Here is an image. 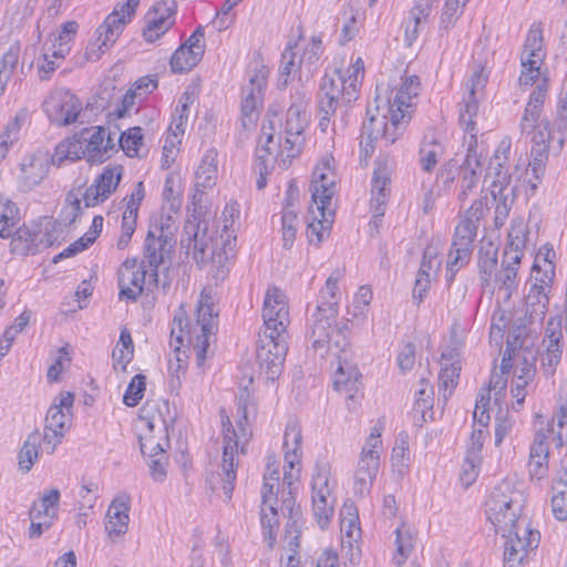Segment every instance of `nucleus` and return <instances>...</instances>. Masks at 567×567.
Segmentation results:
<instances>
[{"label":"nucleus","mask_w":567,"mask_h":567,"mask_svg":"<svg viewBox=\"0 0 567 567\" xmlns=\"http://www.w3.org/2000/svg\"><path fill=\"white\" fill-rule=\"evenodd\" d=\"M478 225L473 218H464L455 228L450 254L460 255L458 260L470 261Z\"/></svg>","instance_id":"obj_26"},{"label":"nucleus","mask_w":567,"mask_h":567,"mask_svg":"<svg viewBox=\"0 0 567 567\" xmlns=\"http://www.w3.org/2000/svg\"><path fill=\"white\" fill-rule=\"evenodd\" d=\"M264 330L259 333L257 361L260 374L266 380H277L284 368L288 351L287 327L289 310L286 297L277 287L267 289L262 307Z\"/></svg>","instance_id":"obj_2"},{"label":"nucleus","mask_w":567,"mask_h":567,"mask_svg":"<svg viewBox=\"0 0 567 567\" xmlns=\"http://www.w3.org/2000/svg\"><path fill=\"white\" fill-rule=\"evenodd\" d=\"M515 363V377L519 379L533 380L536 373L537 351L532 347H519Z\"/></svg>","instance_id":"obj_45"},{"label":"nucleus","mask_w":567,"mask_h":567,"mask_svg":"<svg viewBox=\"0 0 567 567\" xmlns=\"http://www.w3.org/2000/svg\"><path fill=\"white\" fill-rule=\"evenodd\" d=\"M549 441L558 449L567 441V403L559 408L555 425H551L546 432L540 430L536 432L529 455L548 457Z\"/></svg>","instance_id":"obj_15"},{"label":"nucleus","mask_w":567,"mask_h":567,"mask_svg":"<svg viewBox=\"0 0 567 567\" xmlns=\"http://www.w3.org/2000/svg\"><path fill=\"white\" fill-rule=\"evenodd\" d=\"M146 270H118L120 297L136 301L143 292Z\"/></svg>","instance_id":"obj_34"},{"label":"nucleus","mask_w":567,"mask_h":567,"mask_svg":"<svg viewBox=\"0 0 567 567\" xmlns=\"http://www.w3.org/2000/svg\"><path fill=\"white\" fill-rule=\"evenodd\" d=\"M197 188H210L217 179V152L209 148L204 154L195 174Z\"/></svg>","instance_id":"obj_39"},{"label":"nucleus","mask_w":567,"mask_h":567,"mask_svg":"<svg viewBox=\"0 0 567 567\" xmlns=\"http://www.w3.org/2000/svg\"><path fill=\"white\" fill-rule=\"evenodd\" d=\"M316 208L317 213L312 210L313 218L307 227V237L310 244L319 245L330 233L334 212L328 206L324 209H320L319 205H316Z\"/></svg>","instance_id":"obj_30"},{"label":"nucleus","mask_w":567,"mask_h":567,"mask_svg":"<svg viewBox=\"0 0 567 567\" xmlns=\"http://www.w3.org/2000/svg\"><path fill=\"white\" fill-rule=\"evenodd\" d=\"M549 284H542L535 280V284L530 287L528 295L526 296V305L532 308V312L544 315L549 298L545 292V287Z\"/></svg>","instance_id":"obj_53"},{"label":"nucleus","mask_w":567,"mask_h":567,"mask_svg":"<svg viewBox=\"0 0 567 567\" xmlns=\"http://www.w3.org/2000/svg\"><path fill=\"white\" fill-rule=\"evenodd\" d=\"M268 74V69L262 66L254 72L248 84L243 89L240 124L244 130L254 127L259 117V107L264 101V90L267 85Z\"/></svg>","instance_id":"obj_6"},{"label":"nucleus","mask_w":567,"mask_h":567,"mask_svg":"<svg viewBox=\"0 0 567 567\" xmlns=\"http://www.w3.org/2000/svg\"><path fill=\"white\" fill-rule=\"evenodd\" d=\"M140 0H124L115 4L113 11L105 18L104 28H109L111 35H121L125 25L135 16Z\"/></svg>","instance_id":"obj_28"},{"label":"nucleus","mask_w":567,"mask_h":567,"mask_svg":"<svg viewBox=\"0 0 567 567\" xmlns=\"http://www.w3.org/2000/svg\"><path fill=\"white\" fill-rule=\"evenodd\" d=\"M148 467L152 478L156 482H163L166 477L167 456L166 453L157 452L148 454Z\"/></svg>","instance_id":"obj_64"},{"label":"nucleus","mask_w":567,"mask_h":567,"mask_svg":"<svg viewBox=\"0 0 567 567\" xmlns=\"http://www.w3.org/2000/svg\"><path fill=\"white\" fill-rule=\"evenodd\" d=\"M556 252L548 244L542 246L535 257L533 272L535 280L542 284H550L555 277Z\"/></svg>","instance_id":"obj_33"},{"label":"nucleus","mask_w":567,"mask_h":567,"mask_svg":"<svg viewBox=\"0 0 567 567\" xmlns=\"http://www.w3.org/2000/svg\"><path fill=\"white\" fill-rule=\"evenodd\" d=\"M20 51V43L14 42L9 47L7 52L3 54L2 59L0 60V70L4 76L11 78V75L13 74L19 62Z\"/></svg>","instance_id":"obj_62"},{"label":"nucleus","mask_w":567,"mask_h":567,"mask_svg":"<svg viewBox=\"0 0 567 567\" xmlns=\"http://www.w3.org/2000/svg\"><path fill=\"white\" fill-rule=\"evenodd\" d=\"M329 475L330 473L327 467L318 466L311 483L313 516L321 529L328 526L334 512L333 499L329 502Z\"/></svg>","instance_id":"obj_10"},{"label":"nucleus","mask_w":567,"mask_h":567,"mask_svg":"<svg viewBox=\"0 0 567 567\" xmlns=\"http://www.w3.org/2000/svg\"><path fill=\"white\" fill-rule=\"evenodd\" d=\"M145 390L146 377L144 374L134 375L123 395L124 404L130 408L136 406L143 399Z\"/></svg>","instance_id":"obj_56"},{"label":"nucleus","mask_w":567,"mask_h":567,"mask_svg":"<svg viewBox=\"0 0 567 567\" xmlns=\"http://www.w3.org/2000/svg\"><path fill=\"white\" fill-rule=\"evenodd\" d=\"M491 195L493 196L495 206L494 224L496 228H501L507 219L512 209L515 189L509 184H504L501 181H494L491 186Z\"/></svg>","instance_id":"obj_27"},{"label":"nucleus","mask_w":567,"mask_h":567,"mask_svg":"<svg viewBox=\"0 0 567 567\" xmlns=\"http://www.w3.org/2000/svg\"><path fill=\"white\" fill-rule=\"evenodd\" d=\"M302 432L301 426L297 420H290L285 430L284 435V460L285 472L284 483L289 486L292 485L295 475L292 471L300 464L302 456Z\"/></svg>","instance_id":"obj_16"},{"label":"nucleus","mask_w":567,"mask_h":567,"mask_svg":"<svg viewBox=\"0 0 567 567\" xmlns=\"http://www.w3.org/2000/svg\"><path fill=\"white\" fill-rule=\"evenodd\" d=\"M298 216L297 213L286 207L281 216L282 245L286 249L292 247L297 233Z\"/></svg>","instance_id":"obj_57"},{"label":"nucleus","mask_w":567,"mask_h":567,"mask_svg":"<svg viewBox=\"0 0 567 567\" xmlns=\"http://www.w3.org/2000/svg\"><path fill=\"white\" fill-rule=\"evenodd\" d=\"M195 54L194 51L187 49V47L181 45L171 58V69L174 73H184L190 71L194 66L198 64L203 56H198L195 59L194 63H192V58Z\"/></svg>","instance_id":"obj_54"},{"label":"nucleus","mask_w":567,"mask_h":567,"mask_svg":"<svg viewBox=\"0 0 567 567\" xmlns=\"http://www.w3.org/2000/svg\"><path fill=\"white\" fill-rule=\"evenodd\" d=\"M260 520L264 528L265 538L268 539L269 547H272L276 540L275 533L279 525L276 506H261Z\"/></svg>","instance_id":"obj_55"},{"label":"nucleus","mask_w":567,"mask_h":567,"mask_svg":"<svg viewBox=\"0 0 567 567\" xmlns=\"http://www.w3.org/2000/svg\"><path fill=\"white\" fill-rule=\"evenodd\" d=\"M50 169V161L44 153L29 154L20 164L18 186L22 192H29L41 184Z\"/></svg>","instance_id":"obj_18"},{"label":"nucleus","mask_w":567,"mask_h":567,"mask_svg":"<svg viewBox=\"0 0 567 567\" xmlns=\"http://www.w3.org/2000/svg\"><path fill=\"white\" fill-rule=\"evenodd\" d=\"M391 162L388 156H379L374 161V169L371 186V207L374 216L384 215V205L389 196L388 185L390 184Z\"/></svg>","instance_id":"obj_19"},{"label":"nucleus","mask_w":567,"mask_h":567,"mask_svg":"<svg viewBox=\"0 0 567 567\" xmlns=\"http://www.w3.org/2000/svg\"><path fill=\"white\" fill-rule=\"evenodd\" d=\"M461 365L458 362H453L451 365H445L441 369L439 375V391L446 402L449 396L453 393L457 379L460 377Z\"/></svg>","instance_id":"obj_50"},{"label":"nucleus","mask_w":567,"mask_h":567,"mask_svg":"<svg viewBox=\"0 0 567 567\" xmlns=\"http://www.w3.org/2000/svg\"><path fill=\"white\" fill-rule=\"evenodd\" d=\"M43 110L51 123L65 126L74 123L81 111V103L70 91H58L43 102Z\"/></svg>","instance_id":"obj_7"},{"label":"nucleus","mask_w":567,"mask_h":567,"mask_svg":"<svg viewBox=\"0 0 567 567\" xmlns=\"http://www.w3.org/2000/svg\"><path fill=\"white\" fill-rule=\"evenodd\" d=\"M130 497L126 495L115 497L106 513L105 532L111 539L126 534L130 523Z\"/></svg>","instance_id":"obj_23"},{"label":"nucleus","mask_w":567,"mask_h":567,"mask_svg":"<svg viewBox=\"0 0 567 567\" xmlns=\"http://www.w3.org/2000/svg\"><path fill=\"white\" fill-rule=\"evenodd\" d=\"M481 159L477 154V141L476 134H471L467 153L463 163L458 166V162L455 158L450 159L447 163L449 171H446L445 179L443 181L444 185H450L454 182V175L452 173V168L460 169V173H466V171H478L481 173Z\"/></svg>","instance_id":"obj_35"},{"label":"nucleus","mask_w":567,"mask_h":567,"mask_svg":"<svg viewBox=\"0 0 567 567\" xmlns=\"http://www.w3.org/2000/svg\"><path fill=\"white\" fill-rule=\"evenodd\" d=\"M361 385L359 369L348 361V357L340 358L333 377V388L336 391L346 394V403L349 410L354 408L357 399L362 395Z\"/></svg>","instance_id":"obj_12"},{"label":"nucleus","mask_w":567,"mask_h":567,"mask_svg":"<svg viewBox=\"0 0 567 567\" xmlns=\"http://www.w3.org/2000/svg\"><path fill=\"white\" fill-rule=\"evenodd\" d=\"M24 120L25 114L23 112L16 114L0 133V163L6 158L10 147L19 140V133Z\"/></svg>","instance_id":"obj_43"},{"label":"nucleus","mask_w":567,"mask_h":567,"mask_svg":"<svg viewBox=\"0 0 567 567\" xmlns=\"http://www.w3.org/2000/svg\"><path fill=\"white\" fill-rule=\"evenodd\" d=\"M118 145L130 157H137L143 145V133L140 126H134L123 132L118 137Z\"/></svg>","instance_id":"obj_52"},{"label":"nucleus","mask_w":567,"mask_h":567,"mask_svg":"<svg viewBox=\"0 0 567 567\" xmlns=\"http://www.w3.org/2000/svg\"><path fill=\"white\" fill-rule=\"evenodd\" d=\"M561 338L563 333L560 328L550 330L548 327L546 329L544 342H547V347L546 351L542 354L540 362L542 365L545 369H548L550 373L554 372L561 358V349L559 346Z\"/></svg>","instance_id":"obj_40"},{"label":"nucleus","mask_w":567,"mask_h":567,"mask_svg":"<svg viewBox=\"0 0 567 567\" xmlns=\"http://www.w3.org/2000/svg\"><path fill=\"white\" fill-rule=\"evenodd\" d=\"M497 248L493 243H488L486 246H482L478 250V274L483 287H489L493 277H496L497 268Z\"/></svg>","instance_id":"obj_37"},{"label":"nucleus","mask_w":567,"mask_h":567,"mask_svg":"<svg viewBox=\"0 0 567 567\" xmlns=\"http://www.w3.org/2000/svg\"><path fill=\"white\" fill-rule=\"evenodd\" d=\"M523 508V495L509 481H503L492 491L485 503L487 519L504 538V567H522L528 550L537 548L538 530L520 527L518 519Z\"/></svg>","instance_id":"obj_1"},{"label":"nucleus","mask_w":567,"mask_h":567,"mask_svg":"<svg viewBox=\"0 0 567 567\" xmlns=\"http://www.w3.org/2000/svg\"><path fill=\"white\" fill-rule=\"evenodd\" d=\"M333 163V157H324L312 172L311 198L320 209L331 207V200L336 194L337 175Z\"/></svg>","instance_id":"obj_8"},{"label":"nucleus","mask_w":567,"mask_h":567,"mask_svg":"<svg viewBox=\"0 0 567 567\" xmlns=\"http://www.w3.org/2000/svg\"><path fill=\"white\" fill-rule=\"evenodd\" d=\"M381 429L374 426L362 447L358 466L354 473L353 493L364 497L370 493L377 478L380 465L379 447L382 444Z\"/></svg>","instance_id":"obj_5"},{"label":"nucleus","mask_w":567,"mask_h":567,"mask_svg":"<svg viewBox=\"0 0 567 567\" xmlns=\"http://www.w3.org/2000/svg\"><path fill=\"white\" fill-rule=\"evenodd\" d=\"M551 508L556 519H567V458L561 461L553 485Z\"/></svg>","instance_id":"obj_31"},{"label":"nucleus","mask_w":567,"mask_h":567,"mask_svg":"<svg viewBox=\"0 0 567 567\" xmlns=\"http://www.w3.org/2000/svg\"><path fill=\"white\" fill-rule=\"evenodd\" d=\"M42 444L44 445V439L39 430H34L28 435L18 453V465L22 473H29L32 470L40 456Z\"/></svg>","instance_id":"obj_32"},{"label":"nucleus","mask_w":567,"mask_h":567,"mask_svg":"<svg viewBox=\"0 0 567 567\" xmlns=\"http://www.w3.org/2000/svg\"><path fill=\"white\" fill-rule=\"evenodd\" d=\"M529 234L527 225L522 219L512 223L503 254L511 262L522 261Z\"/></svg>","instance_id":"obj_29"},{"label":"nucleus","mask_w":567,"mask_h":567,"mask_svg":"<svg viewBox=\"0 0 567 567\" xmlns=\"http://www.w3.org/2000/svg\"><path fill=\"white\" fill-rule=\"evenodd\" d=\"M122 175L123 167L121 165L106 166L95 182L86 188L83 195L85 206L93 207L106 200L116 190Z\"/></svg>","instance_id":"obj_17"},{"label":"nucleus","mask_w":567,"mask_h":567,"mask_svg":"<svg viewBox=\"0 0 567 567\" xmlns=\"http://www.w3.org/2000/svg\"><path fill=\"white\" fill-rule=\"evenodd\" d=\"M19 221V209L17 205L4 197H0V237L12 236Z\"/></svg>","instance_id":"obj_44"},{"label":"nucleus","mask_w":567,"mask_h":567,"mask_svg":"<svg viewBox=\"0 0 567 567\" xmlns=\"http://www.w3.org/2000/svg\"><path fill=\"white\" fill-rule=\"evenodd\" d=\"M436 250L433 247H426L423 251L422 261L417 271L419 276L433 278L441 266L436 259Z\"/></svg>","instance_id":"obj_61"},{"label":"nucleus","mask_w":567,"mask_h":567,"mask_svg":"<svg viewBox=\"0 0 567 567\" xmlns=\"http://www.w3.org/2000/svg\"><path fill=\"white\" fill-rule=\"evenodd\" d=\"M486 82V76L483 75L482 71H477L470 78L466 83L468 96L464 99L463 104L460 107V123L470 134H475L474 117L478 113V100L476 99V91L482 90Z\"/></svg>","instance_id":"obj_21"},{"label":"nucleus","mask_w":567,"mask_h":567,"mask_svg":"<svg viewBox=\"0 0 567 567\" xmlns=\"http://www.w3.org/2000/svg\"><path fill=\"white\" fill-rule=\"evenodd\" d=\"M537 59L522 58V72L519 84L524 86L533 85L540 75Z\"/></svg>","instance_id":"obj_63"},{"label":"nucleus","mask_w":567,"mask_h":567,"mask_svg":"<svg viewBox=\"0 0 567 567\" xmlns=\"http://www.w3.org/2000/svg\"><path fill=\"white\" fill-rule=\"evenodd\" d=\"M549 82L547 78H543L536 87L532 92L525 110L529 115L538 114L542 115L544 102L546 100Z\"/></svg>","instance_id":"obj_59"},{"label":"nucleus","mask_w":567,"mask_h":567,"mask_svg":"<svg viewBox=\"0 0 567 567\" xmlns=\"http://www.w3.org/2000/svg\"><path fill=\"white\" fill-rule=\"evenodd\" d=\"M350 347V327L349 321H343L340 324H337L333 329V332L330 336V341L326 342L324 352L321 353V357L330 353L337 360L340 358L348 357L347 349Z\"/></svg>","instance_id":"obj_38"},{"label":"nucleus","mask_w":567,"mask_h":567,"mask_svg":"<svg viewBox=\"0 0 567 567\" xmlns=\"http://www.w3.org/2000/svg\"><path fill=\"white\" fill-rule=\"evenodd\" d=\"M519 264L520 261L511 262V260L503 255L502 270L496 274L495 281L499 282V288L505 289L508 296L516 289V277Z\"/></svg>","instance_id":"obj_51"},{"label":"nucleus","mask_w":567,"mask_h":567,"mask_svg":"<svg viewBox=\"0 0 567 567\" xmlns=\"http://www.w3.org/2000/svg\"><path fill=\"white\" fill-rule=\"evenodd\" d=\"M274 126L272 122L269 121V127H267L266 123L262 124L261 127V136L260 140L265 138V145L258 146L256 150V163L255 168L268 167L271 169L274 167L275 157L272 156V148L270 144L274 143ZM261 143V141H259Z\"/></svg>","instance_id":"obj_46"},{"label":"nucleus","mask_w":567,"mask_h":567,"mask_svg":"<svg viewBox=\"0 0 567 567\" xmlns=\"http://www.w3.org/2000/svg\"><path fill=\"white\" fill-rule=\"evenodd\" d=\"M431 13V4L426 2H416L409 12V19L405 22V42L409 47L413 44L419 35V25L427 21Z\"/></svg>","instance_id":"obj_41"},{"label":"nucleus","mask_w":567,"mask_h":567,"mask_svg":"<svg viewBox=\"0 0 567 567\" xmlns=\"http://www.w3.org/2000/svg\"><path fill=\"white\" fill-rule=\"evenodd\" d=\"M462 0H446L441 16L440 30L449 31L463 13Z\"/></svg>","instance_id":"obj_58"},{"label":"nucleus","mask_w":567,"mask_h":567,"mask_svg":"<svg viewBox=\"0 0 567 567\" xmlns=\"http://www.w3.org/2000/svg\"><path fill=\"white\" fill-rule=\"evenodd\" d=\"M176 240L171 238V230L162 229L161 234L148 230L144 244V258L153 271L155 279L157 278L158 267L171 258Z\"/></svg>","instance_id":"obj_14"},{"label":"nucleus","mask_w":567,"mask_h":567,"mask_svg":"<svg viewBox=\"0 0 567 567\" xmlns=\"http://www.w3.org/2000/svg\"><path fill=\"white\" fill-rule=\"evenodd\" d=\"M176 9L175 0H162L152 7L145 16L143 28V38L146 42H155L173 27Z\"/></svg>","instance_id":"obj_9"},{"label":"nucleus","mask_w":567,"mask_h":567,"mask_svg":"<svg viewBox=\"0 0 567 567\" xmlns=\"http://www.w3.org/2000/svg\"><path fill=\"white\" fill-rule=\"evenodd\" d=\"M109 30V28H104V24H101L96 29V39L91 41L85 49V58L87 61H97L101 55L116 42L120 35H111Z\"/></svg>","instance_id":"obj_42"},{"label":"nucleus","mask_w":567,"mask_h":567,"mask_svg":"<svg viewBox=\"0 0 567 567\" xmlns=\"http://www.w3.org/2000/svg\"><path fill=\"white\" fill-rule=\"evenodd\" d=\"M308 113L288 109L285 124V148L288 157H295L300 153L303 142V131L308 125Z\"/></svg>","instance_id":"obj_22"},{"label":"nucleus","mask_w":567,"mask_h":567,"mask_svg":"<svg viewBox=\"0 0 567 567\" xmlns=\"http://www.w3.org/2000/svg\"><path fill=\"white\" fill-rule=\"evenodd\" d=\"M69 420L68 414L60 408H50L45 416L44 450L48 454H53L56 446L62 442L65 432V424Z\"/></svg>","instance_id":"obj_25"},{"label":"nucleus","mask_w":567,"mask_h":567,"mask_svg":"<svg viewBox=\"0 0 567 567\" xmlns=\"http://www.w3.org/2000/svg\"><path fill=\"white\" fill-rule=\"evenodd\" d=\"M40 231L28 226L17 227L11 238V251L13 254H35L39 247Z\"/></svg>","instance_id":"obj_36"},{"label":"nucleus","mask_w":567,"mask_h":567,"mask_svg":"<svg viewBox=\"0 0 567 567\" xmlns=\"http://www.w3.org/2000/svg\"><path fill=\"white\" fill-rule=\"evenodd\" d=\"M420 79L416 75L406 76L401 85L391 91L389 97V112H393L394 124L399 120H411L414 100L420 91Z\"/></svg>","instance_id":"obj_11"},{"label":"nucleus","mask_w":567,"mask_h":567,"mask_svg":"<svg viewBox=\"0 0 567 567\" xmlns=\"http://www.w3.org/2000/svg\"><path fill=\"white\" fill-rule=\"evenodd\" d=\"M202 223L197 216L192 215L184 225V234L182 245L187 249H193L195 252L204 255V244L200 241L199 231L202 230Z\"/></svg>","instance_id":"obj_47"},{"label":"nucleus","mask_w":567,"mask_h":567,"mask_svg":"<svg viewBox=\"0 0 567 567\" xmlns=\"http://www.w3.org/2000/svg\"><path fill=\"white\" fill-rule=\"evenodd\" d=\"M319 90L339 97L344 107H348L359 96V81L347 79L341 69H334L323 75Z\"/></svg>","instance_id":"obj_20"},{"label":"nucleus","mask_w":567,"mask_h":567,"mask_svg":"<svg viewBox=\"0 0 567 567\" xmlns=\"http://www.w3.org/2000/svg\"><path fill=\"white\" fill-rule=\"evenodd\" d=\"M338 317L336 301L319 302L316 311L312 313V323L310 331V340L312 348L318 351L324 349L326 342L330 341L333 332L332 323Z\"/></svg>","instance_id":"obj_13"},{"label":"nucleus","mask_w":567,"mask_h":567,"mask_svg":"<svg viewBox=\"0 0 567 567\" xmlns=\"http://www.w3.org/2000/svg\"><path fill=\"white\" fill-rule=\"evenodd\" d=\"M481 463H482V457H478L475 455L468 456L466 454V456L464 458L462 472L460 474V480L465 487H468L470 485H472L475 482V480L480 473Z\"/></svg>","instance_id":"obj_60"},{"label":"nucleus","mask_w":567,"mask_h":567,"mask_svg":"<svg viewBox=\"0 0 567 567\" xmlns=\"http://www.w3.org/2000/svg\"><path fill=\"white\" fill-rule=\"evenodd\" d=\"M217 311L213 303L212 297L202 295L197 303L195 321L188 322L178 317L173 319V328L171 337L175 338L176 342L184 346L186 342L195 351L198 365H202L206 360L209 340L214 336L217 326Z\"/></svg>","instance_id":"obj_3"},{"label":"nucleus","mask_w":567,"mask_h":567,"mask_svg":"<svg viewBox=\"0 0 567 567\" xmlns=\"http://www.w3.org/2000/svg\"><path fill=\"white\" fill-rule=\"evenodd\" d=\"M237 430L231 425L228 416L223 420L224 427V451L221 458L223 491L227 499H231L237 477L236 452L240 445L241 453H245V444L248 442L251 431L248 426V394L240 395L237 402Z\"/></svg>","instance_id":"obj_4"},{"label":"nucleus","mask_w":567,"mask_h":567,"mask_svg":"<svg viewBox=\"0 0 567 567\" xmlns=\"http://www.w3.org/2000/svg\"><path fill=\"white\" fill-rule=\"evenodd\" d=\"M86 161L93 164H101L111 157V153L115 151V140L112 134L102 126L86 137Z\"/></svg>","instance_id":"obj_24"},{"label":"nucleus","mask_w":567,"mask_h":567,"mask_svg":"<svg viewBox=\"0 0 567 567\" xmlns=\"http://www.w3.org/2000/svg\"><path fill=\"white\" fill-rule=\"evenodd\" d=\"M60 502V491L58 488H51L45 492L39 502H33L31 508H35L39 512V516L51 522L56 516V511Z\"/></svg>","instance_id":"obj_49"},{"label":"nucleus","mask_w":567,"mask_h":567,"mask_svg":"<svg viewBox=\"0 0 567 567\" xmlns=\"http://www.w3.org/2000/svg\"><path fill=\"white\" fill-rule=\"evenodd\" d=\"M532 159L528 164L527 174L532 173L534 176V181L532 178L528 179L532 190L537 189V185L540 182L542 177L545 173V166L548 158V151L543 147H532L530 151Z\"/></svg>","instance_id":"obj_48"}]
</instances>
